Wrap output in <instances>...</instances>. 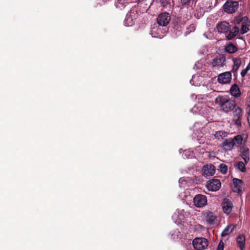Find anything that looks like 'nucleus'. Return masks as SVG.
<instances>
[{
  "mask_svg": "<svg viewBox=\"0 0 250 250\" xmlns=\"http://www.w3.org/2000/svg\"><path fill=\"white\" fill-rule=\"evenodd\" d=\"M215 103L218 104L222 110L226 113L232 111L236 106L235 102L230 100L227 96H218L215 99Z\"/></svg>",
  "mask_w": 250,
  "mask_h": 250,
  "instance_id": "1",
  "label": "nucleus"
},
{
  "mask_svg": "<svg viewBox=\"0 0 250 250\" xmlns=\"http://www.w3.org/2000/svg\"><path fill=\"white\" fill-rule=\"evenodd\" d=\"M239 7L238 2L233 0H227L223 5L225 12L228 14H232L235 12Z\"/></svg>",
  "mask_w": 250,
  "mask_h": 250,
  "instance_id": "2",
  "label": "nucleus"
},
{
  "mask_svg": "<svg viewBox=\"0 0 250 250\" xmlns=\"http://www.w3.org/2000/svg\"><path fill=\"white\" fill-rule=\"evenodd\" d=\"M171 17L170 14L166 12L159 14L157 18V23L160 26H166L170 22Z\"/></svg>",
  "mask_w": 250,
  "mask_h": 250,
  "instance_id": "3",
  "label": "nucleus"
},
{
  "mask_svg": "<svg viewBox=\"0 0 250 250\" xmlns=\"http://www.w3.org/2000/svg\"><path fill=\"white\" fill-rule=\"evenodd\" d=\"M192 244L195 249L202 250L208 246V241L205 238H196L193 240Z\"/></svg>",
  "mask_w": 250,
  "mask_h": 250,
  "instance_id": "4",
  "label": "nucleus"
},
{
  "mask_svg": "<svg viewBox=\"0 0 250 250\" xmlns=\"http://www.w3.org/2000/svg\"><path fill=\"white\" fill-rule=\"evenodd\" d=\"M233 111V122L238 126H241L243 116V110L239 106H236Z\"/></svg>",
  "mask_w": 250,
  "mask_h": 250,
  "instance_id": "5",
  "label": "nucleus"
},
{
  "mask_svg": "<svg viewBox=\"0 0 250 250\" xmlns=\"http://www.w3.org/2000/svg\"><path fill=\"white\" fill-rule=\"evenodd\" d=\"M221 184L219 180L212 178L207 182L206 187L208 190L216 191L221 188Z\"/></svg>",
  "mask_w": 250,
  "mask_h": 250,
  "instance_id": "6",
  "label": "nucleus"
},
{
  "mask_svg": "<svg viewBox=\"0 0 250 250\" xmlns=\"http://www.w3.org/2000/svg\"><path fill=\"white\" fill-rule=\"evenodd\" d=\"M137 13L136 11L130 10L129 13H128L125 17L124 21V24L126 26H132L137 18Z\"/></svg>",
  "mask_w": 250,
  "mask_h": 250,
  "instance_id": "7",
  "label": "nucleus"
},
{
  "mask_svg": "<svg viewBox=\"0 0 250 250\" xmlns=\"http://www.w3.org/2000/svg\"><path fill=\"white\" fill-rule=\"evenodd\" d=\"M193 203L197 207H202L207 203V197L204 195L197 194L193 198Z\"/></svg>",
  "mask_w": 250,
  "mask_h": 250,
  "instance_id": "8",
  "label": "nucleus"
},
{
  "mask_svg": "<svg viewBox=\"0 0 250 250\" xmlns=\"http://www.w3.org/2000/svg\"><path fill=\"white\" fill-rule=\"evenodd\" d=\"M215 170L216 168L214 165L211 164H207L202 168V174L205 176H211L214 175Z\"/></svg>",
  "mask_w": 250,
  "mask_h": 250,
  "instance_id": "9",
  "label": "nucleus"
},
{
  "mask_svg": "<svg viewBox=\"0 0 250 250\" xmlns=\"http://www.w3.org/2000/svg\"><path fill=\"white\" fill-rule=\"evenodd\" d=\"M233 187H232V190L234 192H237L238 194H241L244 189L243 188V182L242 180L237 178H233L232 180Z\"/></svg>",
  "mask_w": 250,
  "mask_h": 250,
  "instance_id": "10",
  "label": "nucleus"
},
{
  "mask_svg": "<svg viewBox=\"0 0 250 250\" xmlns=\"http://www.w3.org/2000/svg\"><path fill=\"white\" fill-rule=\"evenodd\" d=\"M225 62V57L223 55H219L212 60L211 65L213 67H222Z\"/></svg>",
  "mask_w": 250,
  "mask_h": 250,
  "instance_id": "11",
  "label": "nucleus"
},
{
  "mask_svg": "<svg viewBox=\"0 0 250 250\" xmlns=\"http://www.w3.org/2000/svg\"><path fill=\"white\" fill-rule=\"evenodd\" d=\"M218 82L220 83H228L231 80V73L230 72H226L220 74L218 76Z\"/></svg>",
  "mask_w": 250,
  "mask_h": 250,
  "instance_id": "12",
  "label": "nucleus"
},
{
  "mask_svg": "<svg viewBox=\"0 0 250 250\" xmlns=\"http://www.w3.org/2000/svg\"><path fill=\"white\" fill-rule=\"evenodd\" d=\"M206 222L208 224L212 225L215 224L217 221V216L213 212L207 211L204 213Z\"/></svg>",
  "mask_w": 250,
  "mask_h": 250,
  "instance_id": "13",
  "label": "nucleus"
},
{
  "mask_svg": "<svg viewBox=\"0 0 250 250\" xmlns=\"http://www.w3.org/2000/svg\"><path fill=\"white\" fill-rule=\"evenodd\" d=\"M216 28L218 32L226 33L229 30L230 25L229 22L224 21L217 23Z\"/></svg>",
  "mask_w": 250,
  "mask_h": 250,
  "instance_id": "14",
  "label": "nucleus"
},
{
  "mask_svg": "<svg viewBox=\"0 0 250 250\" xmlns=\"http://www.w3.org/2000/svg\"><path fill=\"white\" fill-rule=\"evenodd\" d=\"M235 145V143L232 139H226L222 144V146L225 150L232 149Z\"/></svg>",
  "mask_w": 250,
  "mask_h": 250,
  "instance_id": "15",
  "label": "nucleus"
},
{
  "mask_svg": "<svg viewBox=\"0 0 250 250\" xmlns=\"http://www.w3.org/2000/svg\"><path fill=\"white\" fill-rule=\"evenodd\" d=\"M229 33L226 36L228 40H233L239 32V28L237 26H233L232 28H229Z\"/></svg>",
  "mask_w": 250,
  "mask_h": 250,
  "instance_id": "16",
  "label": "nucleus"
},
{
  "mask_svg": "<svg viewBox=\"0 0 250 250\" xmlns=\"http://www.w3.org/2000/svg\"><path fill=\"white\" fill-rule=\"evenodd\" d=\"M162 32L157 25H154L151 28V34L153 37L161 38L163 37Z\"/></svg>",
  "mask_w": 250,
  "mask_h": 250,
  "instance_id": "17",
  "label": "nucleus"
},
{
  "mask_svg": "<svg viewBox=\"0 0 250 250\" xmlns=\"http://www.w3.org/2000/svg\"><path fill=\"white\" fill-rule=\"evenodd\" d=\"M244 21L241 24V29L240 30L242 34H245L248 32L249 28L248 26L250 25V21L247 17H244Z\"/></svg>",
  "mask_w": 250,
  "mask_h": 250,
  "instance_id": "18",
  "label": "nucleus"
},
{
  "mask_svg": "<svg viewBox=\"0 0 250 250\" xmlns=\"http://www.w3.org/2000/svg\"><path fill=\"white\" fill-rule=\"evenodd\" d=\"M222 208L224 212L227 214H229L232 209V203L229 200H227L224 202Z\"/></svg>",
  "mask_w": 250,
  "mask_h": 250,
  "instance_id": "19",
  "label": "nucleus"
},
{
  "mask_svg": "<svg viewBox=\"0 0 250 250\" xmlns=\"http://www.w3.org/2000/svg\"><path fill=\"white\" fill-rule=\"evenodd\" d=\"M231 94L235 97H238L241 95L240 88L237 84L236 83L233 84L230 89Z\"/></svg>",
  "mask_w": 250,
  "mask_h": 250,
  "instance_id": "20",
  "label": "nucleus"
},
{
  "mask_svg": "<svg viewBox=\"0 0 250 250\" xmlns=\"http://www.w3.org/2000/svg\"><path fill=\"white\" fill-rule=\"evenodd\" d=\"M245 240L244 235H240L237 238V243L241 250H244L245 249Z\"/></svg>",
  "mask_w": 250,
  "mask_h": 250,
  "instance_id": "21",
  "label": "nucleus"
},
{
  "mask_svg": "<svg viewBox=\"0 0 250 250\" xmlns=\"http://www.w3.org/2000/svg\"><path fill=\"white\" fill-rule=\"evenodd\" d=\"M241 156L244 160L246 164H247L250 160V151L248 148H244L241 154Z\"/></svg>",
  "mask_w": 250,
  "mask_h": 250,
  "instance_id": "22",
  "label": "nucleus"
},
{
  "mask_svg": "<svg viewBox=\"0 0 250 250\" xmlns=\"http://www.w3.org/2000/svg\"><path fill=\"white\" fill-rule=\"evenodd\" d=\"M225 51L230 54L235 53L237 51V47L232 42H229L225 47Z\"/></svg>",
  "mask_w": 250,
  "mask_h": 250,
  "instance_id": "23",
  "label": "nucleus"
},
{
  "mask_svg": "<svg viewBox=\"0 0 250 250\" xmlns=\"http://www.w3.org/2000/svg\"><path fill=\"white\" fill-rule=\"evenodd\" d=\"M228 135V133L225 131L219 130L218 131H216L214 136L215 138L218 140L222 139L223 138L227 137Z\"/></svg>",
  "mask_w": 250,
  "mask_h": 250,
  "instance_id": "24",
  "label": "nucleus"
},
{
  "mask_svg": "<svg viewBox=\"0 0 250 250\" xmlns=\"http://www.w3.org/2000/svg\"><path fill=\"white\" fill-rule=\"evenodd\" d=\"M126 3L127 2H125L124 0H117L115 5L117 8L122 10L126 6Z\"/></svg>",
  "mask_w": 250,
  "mask_h": 250,
  "instance_id": "25",
  "label": "nucleus"
},
{
  "mask_svg": "<svg viewBox=\"0 0 250 250\" xmlns=\"http://www.w3.org/2000/svg\"><path fill=\"white\" fill-rule=\"evenodd\" d=\"M231 226H228L222 231L221 236L222 237L226 236L229 234L230 233L232 232V231L234 230V228L235 226H233V228L231 229V230H229Z\"/></svg>",
  "mask_w": 250,
  "mask_h": 250,
  "instance_id": "26",
  "label": "nucleus"
},
{
  "mask_svg": "<svg viewBox=\"0 0 250 250\" xmlns=\"http://www.w3.org/2000/svg\"><path fill=\"white\" fill-rule=\"evenodd\" d=\"M235 167L238 170L241 172H244L246 170L245 165L243 162H239Z\"/></svg>",
  "mask_w": 250,
  "mask_h": 250,
  "instance_id": "27",
  "label": "nucleus"
},
{
  "mask_svg": "<svg viewBox=\"0 0 250 250\" xmlns=\"http://www.w3.org/2000/svg\"><path fill=\"white\" fill-rule=\"evenodd\" d=\"M219 170L221 173L225 174L228 171V167L225 164H221L219 166Z\"/></svg>",
  "mask_w": 250,
  "mask_h": 250,
  "instance_id": "28",
  "label": "nucleus"
},
{
  "mask_svg": "<svg viewBox=\"0 0 250 250\" xmlns=\"http://www.w3.org/2000/svg\"><path fill=\"white\" fill-rule=\"evenodd\" d=\"M233 64L240 67L241 64V59L240 57L234 58L232 59Z\"/></svg>",
  "mask_w": 250,
  "mask_h": 250,
  "instance_id": "29",
  "label": "nucleus"
},
{
  "mask_svg": "<svg viewBox=\"0 0 250 250\" xmlns=\"http://www.w3.org/2000/svg\"><path fill=\"white\" fill-rule=\"evenodd\" d=\"M232 140H234V142L236 141L237 144L239 145H241L243 141V137L241 135H238L234 137L233 139H232Z\"/></svg>",
  "mask_w": 250,
  "mask_h": 250,
  "instance_id": "30",
  "label": "nucleus"
},
{
  "mask_svg": "<svg viewBox=\"0 0 250 250\" xmlns=\"http://www.w3.org/2000/svg\"><path fill=\"white\" fill-rule=\"evenodd\" d=\"M244 17H241V16H238L236 18L235 20V22L236 24H240L241 23H242L244 21Z\"/></svg>",
  "mask_w": 250,
  "mask_h": 250,
  "instance_id": "31",
  "label": "nucleus"
},
{
  "mask_svg": "<svg viewBox=\"0 0 250 250\" xmlns=\"http://www.w3.org/2000/svg\"><path fill=\"white\" fill-rule=\"evenodd\" d=\"M190 0H181V3L183 6H188L189 5Z\"/></svg>",
  "mask_w": 250,
  "mask_h": 250,
  "instance_id": "32",
  "label": "nucleus"
},
{
  "mask_svg": "<svg viewBox=\"0 0 250 250\" xmlns=\"http://www.w3.org/2000/svg\"><path fill=\"white\" fill-rule=\"evenodd\" d=\"M224 247V243L221 240L219 242V244L218 245L217 250H223Z\"/></svg>",
  "mask_w": 250,
  "mask_h": 250,
  "instance_id": "33",
  "label": "nucleus"
},
{
  "mask_svg": "<svg viewBox=\"0 0 250 250\" xmlns=\"http://www.w3.org/2000/svg\"><path fill=\"white\" fill-rule=\"evenodd\" d=\"M249 70H248L246 68L245 69H244L242 70L241 72V75L242 77H244L247 74L248 71Z\"/></svg>",
  "mask_w": 250,
  "mask_h": 250,
  "instance_id": "34",
  "label": "nucleus"
},
{
  "mask_svg": "<svg viewBox=\"0 0 250 250\" xmlns=\"http://www.w3.org/2000/svg\"><path fill=\"white\" fill-rule=\"evenodd\" d=\"M179 22V19L178 18L175 19L172 21V23L174 26H176V25H178Z\"/></svg>",
  "mask_w": 250,
  "mask_h": 250,
  "instance_id": "35",
  "label": "nucleus"
},
{
  "mask_svg": "<svg viewBox=\"0 0 250 250\" xmlns=\"http://www.w3.org/2000/svg\"><path fill=\"white\" fill-rule=\"evenodd\" d=\"M239 68V67L237 66H235L233 64V67H232V71L233 73H235L236 72H237V70H238V69Z\"/></svg>",
  "mask_w": 250,
  "mask_h": 250,
  "instance_id": "36",
  "label": "nucleus"
},
{
  "mask_svg": "<svg viewBox=\"0 0 250 250\" xmlns=\"http://www.w3.org/2000/svg\"><path fill=\"white\" fill-rule=\"evenodd\" d=\"M248 122L249 125H250V106L249 107L248 110Z\"/></svg>",
  "mask_w": 250,
  "mask_h": 250,
  "instance_id": "37",
  "label": "nucleus"
},
{
  "mask_svg": "<svg viewBox=\"0 0 250 250\" xmlns=\"http://www.w3.org/2000/svg\"><path fill=\"white\" fill-rule=\"evenodd\" d=\"M190 28L193 30H195V26L193 25H191L190 26Z\"/></svg>",
  "mask_w": 250,
  "mask_h": 250,
  "instance_id": "38",
  "label": "nucleus"
}]
</instances>
